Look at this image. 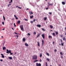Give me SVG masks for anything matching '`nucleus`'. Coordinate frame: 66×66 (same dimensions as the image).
Instances as JSON below:
<instances>
[{
  "mask_svg": "<svg viewBox=\"0 0 66 66\" xmlns=\"http://www.w3.org/2000/svg\"><path fill=\"white\" fill-rule=\"evenodd\" d=\"M42 37H43V38H45V35H44V34L42 35Z\"/></svg>",
  "mask_w": 66,
  "mask_h": 66,
  "instance_id": "1a4fd4ad",
  "label": "nucleus"
},
{
  "mask_svg": "<svg viewBox=\"0 0 66 66\" xmlns=\"http://www.w3.org/2000/svg\"><path fill=\"white\" fill-rule=\"evenodd\" d=\"M48 5L47 8H46V10H48V9L49 8V6L50 5H51V6H52V5H53V4H49V3H48Z\"/></svg>",
  "mask_w": 66,
  "mask_h": 66,
  "instance_id": "7ed1b4c3",
  "label": "nucleus"
},
{
  "mask_svg": "<svg viewBox=\"0 0 66 66\" xmlns=\"http://www.w3.org/2000/svg\"><path fill=\"white\" fill-rule=\"evenodd\" d=\"M18 7V6H16V8H17V7Z\"/></svg>",
  "mask_w": 66,
  "mask_h": 66,
  "instance_id": "864d4df0",
  "label": "nucleus"
},
{
  "mask_svg": "<svg viewBox=\"0 0 66 66\" xmlns=\"http://www.w3.org/2000/svg\"><path fill=\"white\" fill-rule=\"evenodd\" d=\"M50 27L51 29H53V26L52 25H50Z\"/></svg>",
  "mask_w": 66,
  "mask_h": 66,
  "instance_id": "ddd939ff",
  "label": "nucleus"
},
{
  "mask_svg": "<svg viewBox=\"0 0 66 66\" xmlns=\"http://www.w3.org/2000/svg\"><path fill=\"white\" fill-rule=\"evenodd\" d=\"M15 19H18V17H16L15 18Z\"/></svg>",
  "mask_w": 66,
  "mask_h": 66,
  "instance_id": "a18cd8bd",
  "label": "nucleus"
},
{
  "mask_svg": "<svg viewBox=\"0 0 66 66\" xmlns=\"http://www.w3.org/2000/svg\"><path fill=\"white\" fill-rule=\"evenodd\" d=\"M25 21H28V19H25Z\"/></svg>",
  "mask_w": 66,
  "mask_h": 66,
  "instance_id": "c03bdc74",
  "label": "nucleus"
},
{
  "mask_svg": "<svg viewBox=\"0 0 66 66\" xmlns=\"http://www.w3.org/2000/svg\"><path fill=\"white\" fill-rule=\"evenodd\" d=\"M18 8H19V9H22V7H18Z\"/></svg>",
  "mask_w": 66,
  "mask_h": 66,
  "instance_id": "e433bc0d",
  "label": "nucleus"
},
{
  "mask_svg": "<svg viewBox=\"0 0 66 66\" xmlns=\"http://www.w3.org/2000/svg\"><path fill=\"white\" fill-rule=\"evenodd\" d=\"M62 35H60V37H62Z\"/></svg>",
  "mask_w": 66,
  "mask_h": 66,
  "instance_id": "052dcab7",
  "label": "nucleus"
},
{
  "mask_svg": "<svg viewBox=\"0 0 66 66\" xmlns=\"http://www.w3.org/2000/svg\"><path fill=\"white\" fill-rule=\"evenodd\" d=\"M9 3H11V2H10Z\"/></svg>",
  "mask_w": 66,
  "mask_h": 66,
  "instance_id": "0e129e2a",
  "label": "nucleus"
},
{
  "mask_svg": "<svg viewBox=\"0 0 66 66\" xmlns=\"http://www.w3.org/2000/svg\"><path fill=\"white\" fill-rule=\"evenodd\" d=\"M9 58L10 60H12V57H9Z\"/></svg>",
  "mask_w": 66,
  "mask_h": 66,
  "instance_id": "f3484780",
  "label": "nucleus"
},
{
  "mask_svg": "<svg viewBox=\"0 0 66 66\" xmlns=\"http://www.w3.org/2000/svg\"><path fill=\"white\" fill-rule=\"evenodd\" d=\"M42 30H43V31H46V30L44 29V28H43L42 29Z\"/></svg>",
  "mask_w": 66,
  "mask_h": 66,
  "instance_id": "a878e982",
  "label": "nucleus"
},
{
  "mask_svg": "<svg viewBox=\"0 0 66 66\" xmlns=\"http://www.w3.org/2000/svg\"><path fill=\"white\" fill-rule=\"evenodd\" d=\"M31 23H33V21H31L30 22Z\"/></svg>",
  "mask_w": 66,
  "mask_h": 66,
  "instance_id": "a19ab883",
  "label": "nucleus"
},
{
  "mask_svg": "<svg viewBox=\"0 0 66 66\" xmlns=\"http://www.w3.org/2000/svg\"><path fill=\"white\" fill-rule=\"evenodd\" d=\"M30 19H32L33 18V15H32V16H30Z\"/></svg>",
  "mask_w": 66,
  "mask_h": 66,
  "instance_id": "f8f14e48",
  "label": "nucleus"
},
{
  "mask_svg": "<svg viewBox=\"0 0 66 66\" xmlns=\"http://www.w3.org/2000/svg\"><path fill=\"white\" fill-rule=\"evenodd\" d=\"M42 42L43 44H44V40H42Z\"/></svg>",
  "mask_w": 66,
  "mask_h": 66,
  "instance_id": "79ce46f5",
  "label": "nucleus"
},
{
  "mask_svg": "<svg viewBox=\"0 0 66 66\" xmlns=\"http://www.w3.org/2000/svg\"><path fill=\"white\" fill-rule=\"evenodd\" d=\"M42 59H40L39 62H42Z\"/></svg>",
  "mask_w": 66,
  "mask_h": 66,
  "instance_id": "37998d69",
  "label": "nucleus"
},
{
  "mask_svg": "<svg viewBox=\"0 0 66 66\" xmlns=\"http://www.w3.org/2000/svg\"><path fill=\"white\" fill-rule=\"evenodd\" d=\"M63 40H65V37H63Z\"/></svg>",
  "mask_w": 66,
  "mask_h": 66,
  "instance_id": "7c9ffc66",
  "label": "nucleus"
},
{
  "mask_svg": "<svg viewBox=\"0 0 66 66\" xmlns=\"http://www.w3.org/2000/svg\"><path fill=\"white\" fill-rule=\"evenodd\" d=\"M14 27H16V24H15V23H14Z\"/></svg>",
  "mask_w": 66,
  "mask_h": 66,
  "instance_id": "72a5a7b5",
  "label": "nucleus"
},
{
  "mask_svg": "<svg viewBox=\"0 0 66 66\" xmlns=\"http://www.w3.org/2000/svg\"><path fill=\"white\" fill-rule=\"evenodd\" d=\"M46 65H47V62H46Z\"/></svg>",
  "mask_w": 66,
  "mask_h": 66,
  "instance_id": "3c124183",
  "label": "nucleus"
},
{
  "mask_svg": "<svg viewBox=\"0 0 66 66\" xmlns=\"http://www.w3.org/2000/svg\"><path fill=\"white\" fill-rule=\"evenodd\" d=\"M23 42H25V38H24L23 39Z\"/></svg>",
  "mask_w": 66,
  "mask_h": 66,
  "instance_id": "4be33fe9",
  "label": "nucleus"
},
{
  "mask_svg": "<svg viewBox=\"0 0 66 66\" xmlns=\"http://www.w3.org/2000/svg\"><path fill=\"white\" fill-rule=\"evenodd\" d=\"M49 14H50V15H51V14H52L51 13V12H50L49 13Z\"/></svg>",
  "mask_w": 66,
  "mask_h": 66,
  "instance_id": "49530a36",
  "label": "nucleus"
},
{
  "mask_svg": "<svg viewBox=\"0 0 66 66\" xmlns=\"http://www.w3.org/2000/svg\"><path fill=\"white\" fill-rule=\"evenodd\" d=\"M1 55H2V58H4L5 57H4V56L3 55V54H1Z\"/></svg>",
  "mask_w": 66,
  "mask_h": 66,
  "instance_id": "6e6552de",
  "label": "nucleus"
},
{
  "mask_svg": "<svg viewBox=\"0 0 66 66\" xmlns=\"http://www.w3.org/2000/svg\"><path fill=\"white\" fill-rule=\"evenodd\" d=\"M3 50H5V49H6V47H3Z\"/></svg>",
  "mask_w": 66,
  "mask_h": 66,
  "instance_id": "aec40b11",
  "label": "nucleus"
},
{
  "mask_svg": "<svg viewBox=\"0 0 66 66\" xmlns=\"http://www.w3.org/2000/svg\"><path fill=\"white\" fill-rule=\"evenodd\" d=\"M65 35H66V32H65Z\"/></svg>",
  "mask_w": 66,
  "mask_h": 66,
  "instance_id": "338daca9",
  "label": "nucleus"
},
{
  "mask_svg": "<svg viewBox=\"0 0 66 66\" xmlns=\"http://www.w3.org/2000/svg\"><path fill=\"white\" fill-rule=\"evenodd\" d=\"M36 66H41L42 65H41V64L39 63H36Z\"/></svg>",
  "mask_w": 66,
  "mask_h": 66,
  "instance_id": "39448f33",
  "label": "nucleus"
},
{
  "mask_svg": "<svg viewBox=\"0 0 66 66\" xmlns=\"http://www.w3.org/2000/svg\"><path fill=\"white\" fill-rule=\"evenodd\" d=\"M36 32H34V34L36 35Z\"/></svg>",
  "mask_w": 66,
  "mask_h": 66,
  "instance_id": "cd10ccee",
  "label": "nucleus"
},
{
  "mask_svg": "<svg viewBox=\"0 0 66 66\" xmlns=\"http://www.w3.org/2000/svg\"><path fill=\"white\" fill-rule=\"evenodd\" d=\"M37 56L36 55H34L32 56V59L33 60H37Z\"/></svg>",
  "mask_w": 66,
  "mask_h": 66,
  "instance_id": "f257e3e1",
  "label": "nucleus"
},
{
  "mask_svg": "<svg viewBox=\"0 0 66 66\" xmlns=\"http://www.w3.org/2000/svg\"><path fill=\"white\" fill-rule=\"evenodd\" d=\"M18 24H20V21L19 20V21L18 22H17Z\"/></svg>",
  "mask_w": 66,
  "mask_h": 66,
  "instance_id": "2eb2a0df",
  "label": "nucleus"
},
{
  "mask_svg": "<svg viewBox=\"0 0 66 66\" xmlns=\"http://www.w3.org/2000/svg\"><path fill=\"white\" fill-rule=\"evenodd\" d=\"M40 57H42V54L40 53Z\"/></svg>",
  "mask_w": 66,
  "mask_h": 66,
  "instance_id": "5701e85b",
  "label": "nucleus"
},
{
  "mask_svg": "<svg viewBox=\"0 0 66 66\" xmlns=\"http://www.w3.org/2000/svg\"><path fill=\"white\" fill-rule=\"evenodd\" d=\"M65 31H66V27H65Z\"/></svg>",
  "mask_w": 66,
  "mask_h": 66,
  "instance_id": "603ef678",
  "label": "nucleus"
},
{
  "mask_svg": "<svg viewBox=\"0 0 66 66\" xmlns=\"http://www.w3.org/2000/svg\"><path fill=\"white\" fill-rule=\"evenodd\" d=\"M0 61H1V62H2V61H3V60L2 59H1Z\"/></svg>",
  "mask_w": 66,
  "mask_h": 66,
  "instance_id": "09e8293b",
  "label": "nucleus"
},
{
  "mask_svg": "<svg viewBox=\"0 0 66 66\" xmlns=\"http://www.w3.org/2000/svg\"><path fill=\"white\" fill-rule=\"evenodd\" d=\"M46 55H47L48 56H49V54L48 53H47L46 54Z\"/></svg>",
  "mask_w": 66,
  "mask_h": 66,
  "instance_id": "c9c22d12",
  "label": "nucleus"
},
{
  "mask_svg": "<svg viewBox=\"0 0 66 66\" xmlns=\"http://www.w3.org/2000/svg\"><path fill=\"white\" fill-rule=\"evenodd\" d=\"M20 27L21 30H22V31H23L24 30L23 29V25H20Z\"/></svg>",
  "mask_w": 66,
  "mask_h": 66,
  "instance_id": "20e7f679",
  "label": "nucleus"
},
{
  "mask_svg": "<svg viewBox=\"0 0 66 66\" xmlns=\"http://www.w3.org/2000/svg\"><path fill=\"white\" fill-rule=\"evenodd\" d=\"M38 62V60H36L34 61V63H35V62Z\"/></svg>",
  "mask_w": 66,
  "mask_h": 66,
  "instance_id": "393cba45",
  "label": "nucleus"
},
{
  "mask_svg": "<svg viewBox=\"0 0 66 66\" xmlns=\"http://www.w3.org/2000/svg\"><path fill=\"white\" fill-rule=\"evenodd\" d=\"M59 66H61V65H60V64H59Z\"/></svg>",
  "mask_w": 66,
  "mask_h": 66,
  "instance_id": "680f3d73",
  "label": "nucleus"
},
{
  "mask_svg": "<svg viewBox=\"0 0 66 66\" xmlns=\"http://www.w3.org/2000/svg\"><path fill=\"white\" fill-rule=\"evenodd\" d=\"M27 10H29V8H27V9L26 10L27 11Z\"/></svg>",
  "mask_w": 66,
  "mask_h": 66,
  "instance_id": "5fc2aeb1",
  "label": "nucleus"
},
{
  "mask_svg": "<svg viewBox=\"0 0 66 66\" xmlns=\"http://www.w3.org/2000/svg\"><path fill=\"white\" fill-rule=\"evenodd\" d=\"M11 3H12L13 2V0H11Z\"/></svg>",
  "mask_w": 66,
  "mask_h": 66,
  "instance_id": "8fccbe9b",
  "label": "nucleus"
},
{
  "mask_svg": "<svg viewBox=\"0 0 66 66\" xmlns=\"http://www.w3.org/2000/svg\"><path fill=\"white\" fill-rule=\"evenodd\" d=\"M47 19V18H46V17L45 18H44V20H46Z\"/></svg>",
  "mask_w": 66,
  "mask_h": 66,
  "instance_id": "2f4dec72",
  "label": "nucleus"
},
{
  "mask_svg": "<svg viewBox=\"0 0 66 66\" xmlns=\"http://www.w3.org/2000/svg\"><path fill=\"white\" fill-rule=\"evenodd\" d=\"M25 45L26 46H27V47H28V46H29V45H28L27 43H25Z\"/></svg>",
  "mask_w": 66,
  "mask_h": 66,
  "instance_id": "4468645a",
  "label": "nucleus"
},
{
  "mask_svg": "<svg viewBox=\"0 0 66 66\" xmlns=\"http://www.w3.org/2000/svg\"><path fill=\"white\" fill-rule=\"evenodd\" d=\"M10 5H11V4H9L8 5V7H9V6Z\"/></svg>",
  "mask_w": 66,
  "mask_h": 66,
  "instance_id": "c85d7f7f",
  "label": "nucleus"
},
{
  "mask_svg": "<svg viewBox=\"0 0 66 66\" xmlns=\"http://www.w3.org/2000/svg\"><path fill=\"white\" fill-rule=\"evenodd\" d=\"M28 35H29V36H30V35H31V34L29 33L28 34Z\"/></svg>",
  "mask_w": 66,
  "mask_h": 66,
  "instance_id": "4c0bfd02",
  "label": "nucleus"
},
{
  "mask_svg": "<svg viewBox=\"0 0 66 66\" xmlns=\"http://www.w3.org/2000/svg\"><path fill=\"white\" fill-rule=\"evenodd\" d=\"M54 51H55V52H56V51H57V50H56V49H55L54 50Z\"/></svg>",
  "mask_w": 66,
  "mask_h": 66,
  "instance_id": "58836bf2",
  "label": "nucleus"
},
{
  "mask_svg": "<svg viewBox=\"0 0 66 66\" xmlns=\"http://www.w3.org/2000/svg\"><path fill=\"white\" fill-rule=\"evenodd\" d=\"M3 18L4 20H5V17H4V16H3Z\"/></svg>",
  "mask_w": 66,
  "mask_h": 66,
  "instance_id": "473e14b6",
  "label": "nucleus"
},
{
  "mask_svg": "<svg viewBox=\"0 0 66 66\" xmlns=\"http://www.w3.org/2000/svg\"><path fill=\"white\" fill-rule=\"evenodd\" d=\"M16 36H17V38H18V36H19L18 35H16Z\"/></svg>",
  "mask_w": 66,
  "mask_h": 66,
  "instance_id": "4d7b16f0",
  "label": "nucleus"
},
{
  "mask_svg": "<svg viewBox=\"0 0 66 66\" xmlns=\"http://www.w3.org/2000/svg\"><path fill=\"white\" fill-rule=\"evenodd\" d=\"M37 43H38V46L39 47V46H40V44H39V42H37Z\"/></svg>",
  "mask_w": 66,
  "mask_h": 66,
  "instance_id": "9b49d317",
  "label": "nucleus"
},
{
  "mask_svg": "<svg viewBox=\"0 0 66 66\" xmlns=\"http://www.w3.org/2000/svg\"><path fill=\"white\" fill-rule=\"evenodd\" d=\"M39 36H40V34H38V35L37 36V38H38V37H39Z\"/></svg>",
  "mask_w": 66,
  "mask_h": 66,
  "instance_id": "412c9836",
  "label": "nucleus"
},
{
  "mask_svg": "<svg viewBox=\"0 0 66 66\" xmlns=\"http://www.w3.org/2000/svg\"><path fill=\"white\" fill-rule=\"evenodd\" d=\"M3 30H4V29H3Z\"/></svg>",
  "mask_w": 66,
  "mask_h": 66,
  "instance_id": "e2e57ef3",
  "label": "nucleus"
},
{
  "mask_svg": "<svg viewBox=\"0 0 66 66\" xmlns=\"http://www.w3.org/2000/svg\"><path fill=\"white\" fill-rule=\"evenodd\" d=\"M53 35L54 36H55V33H54V32H53Z\"/></svg>",
  "mask_w": 66,
  "mask_h": 66,
  "instance_id": "a211bd4d",
  "label": "nucleus"
},
{
  "mask_svg": "<svg viewBox=\"0 0 66 66\" xmlns=\"http://www.w3.org/2000/svg\"><path fill=\"white\" fill-rule=\"evenodd\" d=\"M56 35H57V34H58V32H57V31H56Z\"/></svg>",
  "mask_w": 66,
  "mask_h": 66,
  "instance_id": "c756f323",
  "label": "nucleus"
},
{
  "mask_svg": "<svg viewBox=\"0 0 66 66\" xmlns=\"http://www.w3.org/2000/svg\"><path fill=\"white\" fill-rule=\"evenodd\" d=\"M14 17L15 18H16V17H17V16L15 15H14Z\"/></svg>",
  "mask_w": 66,
  "mask_h": 66,
  "instance_id": "ea45409f",
  "label": "nucleus"
},
{
  "mask_svg": "<svg viewBox=\"0 0 66 66\" xmlns=\"http://www.w3.org/2000/svg\"><path fill=\"white\" fill-rule=\"evenodd\" d=\"M50 66H52V65H50Z\"/></svg>",
  "mask_w": 66,
  "mask_h": 66,
  "instance_id": "774afa93",
  "label": "nucleus"
},
{
  "mask_svg": "<svg viewBox=\"0 0 66 66\" xmlns=\"http://www.w3.org/2000/svg\"><path fill=\"white\" fill-rule=\"evenodd\" d=\"M60 54L61 55H62V56H63V54L62 53V52H60Z\"/></svg>",
  "mask_w": 66,
  "mask_h": 66,
  "instance_id": "b1692460",
  "label": "nucleus"
},
{
  "mask_svg": "<svg viewBox=\"0 0 66 66\" xmlns=\"http://www.w3.org/2000/svg\"><path fill=\"white\" fill-rule=\"evenodd\" d=\"M6 51H7V52H6L7 53H10L11 55H12V54H13V53H11V50H9V51L8 49H7L6 50Z\"/></svg>",
  "mask_w": 66,
  "mask_h": 66,
  "instance_id": "f03ea898",
  "label": "nucleus"
},
{
  "mask_svg": "<svg viewBox=\"0 0 66 66\" xmlns=\"http://www.w3.org/2000/svg\"><path fill=\"white\" fill-rule=\"evenodd\" d=\"M61 44L62 46H64V42H62V39H61Z\"/></svg>",
  "mask_w": 66,
  "mask_h": 66,
  "instance_id": "423d86ee",
  "label": "nucleus"
},
{
  "mask_svg": "<svg viewBox=\"0 0 66 66\" xmlns=\"http://www.w3.org/2000/svg\"><path fill=\"white\" fill-rule=\"evenodd\" d=\"M62 3L63 5H65V2H62Z\"/></svg>",
  "mask_w": 66,
  "mask_h": 66,
  "instance_id": "9d476101",
  "label": "nucleus"
},
{
  "mask_svg": "<svg viewBox=\"0 0 66 66\" xmlns=\"http://www.w3.org/2000/svg\"><path fill=\"white\" fill-rule=\"evenodd\" d=\"M48 38H50L51 39H52V36H48Z\"/></svg>",
  "mask_w": 66,
  "mask_h": 66,
  "instance_id": "dca6fc26",
  "label": "nucleus"
},
{
  "mask_svg": "<svg viewBox=\"0 0 66 66\" xmlns=\"http://www.w3.org/2000/svg\"><path fill=\"white\" fill-rule=\"evenodd\" d=\"M46 60H47L48 61H50V59L48 58H47Z\"/></svg>",
  "mask_w": 66,
  "mask_h": 66,
  "instance_id": "bb28decb",
  "label": "nucleus"
},
{
  "mask_svg": "<svg viewBox=\"0 0 66 66\" xmlns=\"http://www.w3.org/2000/svg\"><path fill=\"white\" fill-rule=\"evenodd\" d=\"M44 45V43H42V46H43Z\"/></svg>",
  "mask_w": 66,
  "mask_h": 66,
  "instance_id": "69168bd1",
  "label": "nucleus"
},
{
  "mask_svg": "<svg viewBox=\"0 0 66 66\" xmlns=\"http://www.w3.org/2000/svg\"><path fill=\"white\" fill-rule=\"evenodd\" d=\"M33 21H34V22H35V19H34V20Z\"/></svg>",
  "mask_w": 66,
  "mask_h": 66,
  "instance_id": "de8ad7c7",
  "label": "nucleus"
},
{
  "mask_svg": "<svg viewBox=\"0 0 66 66\" xmlns=\"http://www.w3.org/2000/svg\"><path fill=\"white\" fill-rule=\"evenodd\" d=\"M30 12L31 13H30V12H29V14H30V15H31V14H33V12Z\"/></svg>",
  "mask_w": 66,
  "mask_h": 66,
  "instance_id": "6ab92c4d",
  "label": "nucleus"
},
{
  "mask_svg": "<svg viewBox=\"0 0 66 66\" xmlns=\"http://www.w3.org/2000/svg\"><path fill=\"white\" fill-rule=\"evenodd\" d=\"M53 44H54V42H53Z\"/></svg>",
  "mask_w": 66,
  "mask_h": 66,
  "instance_id": "bf43d9fd",
  "label": "nucleus"
},
{
  "mask_svg": "<svg viewBox=\"0 0 66 66\" xmlns=\"http://www.w3.org/2000/svg\"><path fill=\"white\" fill-rule=\"evenodd\" d=\"M63 56H61V59H63Z\"/></svg>",
  "mask_w": 66,
  "mask_h": 66,
  "instance_id": "6e6d98bb",
  "label": "nucleus"
},
{
  "mask_svg": "<svg viewBox=\"0 0 66 66\" xmlns=\"http://www.w3.org/2000/svg\"><path fill=\"white\" fill-rule=\"evenodd\" d=\"M12 30H14V28H12Z\"/></svg>",
  "mask_w": 66,
  "mask_h": 66,
  "instance_id": "13d9d810",
  "label": "nucleus"
},
{
  "mask_svg": "<svg viewBox=\"0 0 66 66\" xmlns=\"http://www.w3.org/2000/svg\"><path fill=\"white\" fill-rule=\"evenodd\" d=\"M37 27H39V28H40L41 27V25L40 24L37 25Z\"/></svg>",
  "mask_w": 66,
  "mask_h": 66,
  "instance_id": "0eeeda50",
  "label": "nucleus"
},
{
  "mask_svg": "<svg viewBox=\"0 0 66 66\" xmlns=\"http://www.w3.org/2000/svg\"><path fill=\"white\" fill-rule=\"evenodd\" d=\"M2 24H3V25H4V22H2Z\"/></svg>",
  "mask_w": 66,
  "mask_h": 66,
  "instance_id": "f704fd0d",
  "label": "nucleus"
}]
</instances>
